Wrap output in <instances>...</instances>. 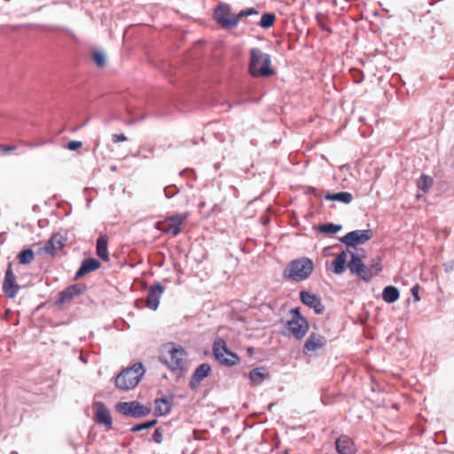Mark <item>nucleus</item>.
I'll list each match as a JSON object with an SVG mask.
<instances>
[{
    "label": "nucleus",
    "instance_id": "f257e3e1",
    "mask_svg": "<svg viewBox=\"0 0 454 454\" xmlns=\"http://www.w3.org/2000/svg\"><path fill=\"white\" fill-rule=\"evenodd\" d=\"M248 71L253 77H270L274 74L271 68V58L268 53L259 48H252L249 51Z\"/></svg>",
    "mask_w": 454,
    "mask_h": 454
},
{
    "label": "nucleus",
    "instance_id": "f03ea898",
    "mask_svg": "<svg viewBox=\"0 0 454 454\" xmlns=\"http://www.w3.org/2000/svg\"><path fill=\"white\" fill-rule=\"evenodd\" d=\"M145 373L142 363H136L131 367L122 370L114 379L115 387L122 391L135 388Z\"/></svg>",
    "mask_w": 454,
    "mask_h": 454
},
{
    "label": "nucleus",
    "instance_id": "7ed1b4c3",
    "mask_svg": "<svg viewBox=\"0 0 454 454\" xmlns=\"http://www.w3.org/2000/svg\"><path fill=\"white\" fill-rule=\"evenodd\" d=\"M314 269L313 262L308 257H301L293 260L284 270V276L294 281H303L312 273Z\"/></svg>",
    "mask_w": 454,
    "mask_h": 454
},
{
    "label": "nucleus",
    "instance_id": "20e7f679",
    "mask_svg": "<svg viewBox=\"0 0 454 454\" xmlns=\"http://www.w3.org/2000/svg\"><path fill=\"white\" fill-rule=\"evenodd\" d=\"M213 353L215 359L223 365L231 367L239 363V356L231 351L222 338H216L213 344Z\"/></svg>",
    "mask_w": 454,
    "mask_h": 454
},
{
    "label": "nucleus",
    "instance_id": "39448f33",
    "mask_svg": "<svg viewBox=\"0 0 454 454\" xmlns=\"http://www.w3.org/2000/svg\"><path fill=\"white\" fill-rule=\"evenodd\" d=\"M185 356L186 352L183 348H171L167 355L160 357V361L172 372H183L185 369L184 361Z\"/></svg>",
    "mask_w": 454,
    "mask_h": 454
},
{
    "label": "nucleus",
    "instance_id": "423d86ee",
    "mask_svg": "<svg viewBox=\"0 0 454 454\" xmlns=\"http://www.w3.org/2000/svg\"><path fill=\"white\" fill-rule=\"evenodd\" d=\"M348 253L351 254V257L347 263V267L350 273L356 276L359 279L369 283L372 278L370 270H368V266L363 262L365 255L354 254L352 251H348Z\"/></svg>",
    "mask_w": 454,
    "mask_h": 454
},
{
    "label": "nucleus",
    "instance_id": "0eeeda50",
    "mask_svg": "<svg viewBox=\"0 0 454 454\" xmlns=\"http://www.w3.org/2000/svg\"><path fill=\"white\" fill-rule=\"evenodd\" d=\"M292 318L287 321L286 330L297 340L302 339L309 331V323L299 312L298 309L291 310Z\"/></svg>",
    "mask_w": 454,
    "mask_h": 454
},
{
    "label": "nucleus",
    "instance_id": "6e6552de",
    "mask_svg": "<svg viewBox=\"0 0 454 454\" xmlns=\"http://www.w3.org/2000/svg\"><path fill=\"white\" fill-rule=\"evenodd\" d=\"M115 410L127 417L144 418L151 412V409L137 401L119 402L115 404Z\"/></svg>",
    "mask_w": 454,
    "mask_h": 454
},
{
    "label": "nucleus",
    "instance_id": "1a4fd4ad",
    "mask_svg": "<svg viewBox=\"0 0 454 454\" xmlns=\"http://www.w3.org/2000/svg\"><path fill=\"white\" fill-rule=\"evenodd\" d=\"M214 18L223 28H234L239 25V17H235L231 6L227 4L220 3L216 6Z\"/></svg>",
    "mask_w": 454,
    "mask_h": 454
},
{
    "label": "nucleus",
    "instance_id": "9d476101",
    "mask_svg": "<svg viewBox=\"0 0 454 454\" xmlns=\"http://www.w3.org/2000/svg\"><path fill=\"white\" fill-rule=\"evenodd\" d=\"M372 237V230H356L348 232L346 235L340 239V241L348 247V252L350 251L349 247H355L356 245H363Z\"/></svg>",
    "mask_w": 454,
    "mask_h": 454
},
{
    "label": "nucleus",
    "instance_id": "9b49d317",
    "mask_svg": "<svg viewBox=\"0 0 454 454\" xmlns=\"http://www.w3.org/2000/svg\"><path fill=\"white\" fill-rule=\"evenodd\" d=\"M87 287L84 284H74L59 294V298L56 301V304L61 306L63 304L70 302L74 297L83 294Z\"/></svg>",
    "mask_w": 454,
    "mask_h": 454
},
{
    "label": "nucleus",
    "instance_id": "f8f14e48",
    "mask_svg": "<svg viewBox=\"0 0 454 454\" xmlns=\"http://www.w3.org/2000/svg\"><path fill=\"white\" fill-rule=\"evenodd\" d=\"M20 290V286L16 282V276L12 269V265L9 264L4 278L3 291L4 294L9 298L16 296Z\"/></svg>",
    "mask_w": 454,
    "mask_h": 454
},
{
    "label": "nucleus",
    "instance_id": "ddd939ff",
    "mask_svg": "<svg viewBox=\"0 0 454 454\" xmlns=\"http://www.w3.org/2000/svg\"><path fill=\"white\" fill-rule=\"evenodd\" d=\"M189 217L188 212L178 213L167 217L166 221L169 222L167 228L162 229V232L170 233L173 236H177L181 232V225Z\"/></svg>",
    "mask_w": 454,
    "mask_h": 454
},
{
    "label": "nucleus",
    "instance_id": "4468645a",
    "mask_svg": "<svg viewBox=\"0 0 454 454\" xmlns=\"http://www.w3.org/2000/svg\"><path fill=\"white\" fill-rule=\"evenodd\" d=\"M300 299L304 305L313 309L316 314L321 315L324 313L325 306L322 304L320 298L316 294L303 290L300 292Z\"/></svg>",
    "mask_w": 454,
    "mask_h": 454
},
{
    "label": "nucleus",
    "instance_id": "2eb2a0df",
    "mask_svg": "<svg viewBox=\"0 0 454 454\" xmlns=\"http://www.w3.org/2000/svg\"><path fill=\"white\" fill-rule=\"evenodd\" d=\"M163 291V286L160 282H155L150 286L146 297V306L150 309L156 310L158 309Z\"/></svg>",
    "mask_w": 454,
    "mask_h": 454
},
{
    "label": "nucleus",
    "instance_id": "dca6fc26",
    "mask_svg": "<svg viewBox=\"0 0 454 454\" xmlns=\"http://www.w3.org/2000/svg\"><path fill=\"white\" fill-rule=\"evenodd\" d=\"M211 373V366L207 364L203 363L200 364L193 372L190 382L189 387L191 389L195 390L200 385V382L209 376Z\"/></svg>",
    "mask_w": 454,
    "mask_h": 454
},
{
    "label": "nucleus",
    "instance_id": "f3484780",
    "mask_svg": "<svg viewBox=\"0 0 454 454\" xmlns=\"http://www.w3.org/2000/svg\"><path fill=\"white\" fill-rule=\"evenodd\" d=\"M67 242V238L60 233H54L45 244L43 250L46 254L53 255L61 250Z\"/></svg>",
    "mask_w": 454,
    "mask_h": 454
},
{
    "label": "nucleus",
    "instance_id": "a211bd4d",
    "mask_svg": "<svg viewBox=\"0 0 454 454\" xmlns=\"http://www.w3.org/2000/svg\"><path fill=\"white\" fill-rule=\"evenodd\" d=\"M326 343V340L325 337L317 334V333H310L309 338L304 343L303 346V353L307 354L309 352L316 351L321 348H323Z\"/></svg>",
    "mask_w": 454,
    "mask_h": 454
},
{
    "label": "nucleus",
    "instance_id": "6ab92c4d",
    "mask_svg": "<svg viewBox=\"0 0 454 454\" xmlns=\"http://www.w3.org/2000/svg\"><path fill=\"white\" fill-rule=\"evenodd\" d=\"M100 266V262L96 258H86L82 260L79 270L75 272L74 278L78 279L85 274L95 271L99 269Z\"/></svg>",
    "mask_w": 454,
    "mask_h": 454
},
{
    "label": "nucleus",
    "instance_id": "aec40b11",
    "mask_svg": "<svg viewBox=\"0 0 454 454\" xmlns=\"http://www.w3.org/2000/svg\"><path fill=\"white\" fill-rule=\"evenodd\" d=\"M336 450L339 454H355L356 446L347 435H340L335 442Z\"/></svg>",
    "mask_w": 454,
    "mask_h": 454
},
{
    "label": "nucleus",
    "instance_id": "412c9836",
    "mask_svg": "<svg viewBox=\"0 0 454 454\" xmlns=\"http://www.w3.org/2000/svg\"><path fill=\"white\" fill-rule=\"evenodd\" d=\"M96 417L98 423L104 424L106 427L112 426V418L110 412L104 403L96 402L94 403Z\"/></svg>",
    "mask_w": 454,
    "mask_h": 454
},
{
    "label": "nucleus",
    "instance_id": "4be33fe9",
    "mask_svg": "<svg viewBox=\"0 0 454 454\" xmlns=\"http://www.w3.org/2000/svg\"><path fill=\"white\" fill-rule=\"evenodd\" d=\"M171 400L166 396L155 400L154 414L156 416H165L171 411Z\"/></svg>",
    "mask_w": 454,
    "mask_h": 454
},
{
    "label": "nucleus",
    "instance_id": "5701e85b",
    "mask_svg": "<svg viewBox=\"0 0 454 454\" xmlns=\"http://www.w3.org/2000/svg\"><path fill=\"white\" fill-rule=\"evenodd\" d=\"M107 246H108L107 236H106V235L99 236V238L97 239V247H96L97 254L101 260H103L105 262L109 261V254H108V250H107Z\"/></svg>",
    "mask_w": 454,
    "mask_h": 454
},
{
    "label": "nucleus",
    "instance_id": "b1692460",
    "mask_svg": "<svg viewBox=\"0 0 454 454\" xmlns=\"http://www.w3.org/2000/svg\"><path fill=\"white\" fill-rule=\"evenodd\" d=\"M346 262H347V252L341 251L333 262V271L337 275L342 274L346 269Z\"/></svg>",
    "mask_w": 454,
    "mask_h": 454
},
{
    "label": "nucleus",
    "instance_id": "393cba45",
    "mask_svg": "<svg viewBox=\"0 0 454 454\" xmlns=\"http://www.w3.org/2000/svg\"><path fill=\"white\" fill-rule=\"evenodd\" d=\"M399 297V290L394 286H387L382 291V299L387 303H393L396 301Z\"/></svg>",
    "mask_w": 454,
    "mask_h": 454
},
{
    "label": "nucleus",
    "instance_id": "a878e982",
    "mask_svg": "<svg viewBox=\"0 0 454 454\" xmlns=\"http://www.w3.org/2000/svg\"><path fill=\"white\" fill-rule=\"evenodd\" d=\"M326 200H336L344 204H348L352 201L353 196L348 192H340L336 193H327L325 196Z\"/></svg>",
    "mask_w": 454,
    "mask_h": 454
},
{
    "label": "nucleus",
    "instance_id": "bb28decb",
    "mask_svg": "<svg viewBox=\"0 0 454 454\" xmlns=\"http://www.w3.org/2000/svg\"><path fill=\"white\" fill-rule=\"evenodd\" d=\"M367 266L370 274H372V278H373L382 270L381 258L380 256L372 258Z\"/></svg>",
    "mask_w": 454,
    "mask_h": 454
},
{
    "label": "nucleus",
    "instance_id": "cd10ccee",
    "mask_svg": "<svg viewBox=\"0 0 454 454\" xmlns=\"http://www.w3.org/2000/svg\"><path fill=\"white\" fill-rule=\"evenodd\" d=\"M342 228L340 224H335L333 223H326L318 225L317 230L322 233L334 234L340 231Z\"/></svg>",
    "mask_w": 454,
    "mask_h": 454
},
{
    "label": "nucleus",
    "instance_id": "c85d7f7f",
    "mask_svg": "<svg viewBox=\"0 0 454 454\" xmlns=\"http://www.w3.org/2000/svg\"><path fill=\"white\" fill-rule=\"evenodd\" d=\"M34 258L35 253L31 248L22 250L18 255L19 262L20 264H29L33 262Z\"/></svg>",
    "mask_w": 454,
    "mask_h": 454
},
{
    "label": "nucleus",
    "instance_id": "c756f323",
    "mask_svg": "<svg viewBox=\"0 0 454 454\" xmlns=\"http://www.w3.org/2000/svg\"><path fill=\"white\" fill-rule=\"evenodd\" d=\"M276 16L274 13L266 12L262 14L259 25L263 28H270L274 25Z\"/></svg>",
    "mask_w": 454,
    "mask_h": 454
},
{
    "label": "nucleus",
    "instance_id": "7c9ffc66",
    "mask_svg": "<svg viewBox=\"0 0 454 454\" xmlns=\"http://www.w3.org/2000/svg\"><path fill=\"white\" fill-rule=\"evenodd\" d=\"M249 378L256 385L262 383L264 380L263 368L253 369L249 373Z\"/></svg>",
    "mask_w": 454,
    "mask_h": 454
},
{
    "label": "nucleus",
    "instance_id": "2f4dec72",
    "mask_svg": "<svg viewBox=\"0 0 454 454\" xmlns=\"http://www.w3.org/2000/svg\"><path fill=\"white\" fill-rule=\"evenodd\" d=\"M433 184V179L426 175H422L418 181V188L427 192Z\"/></svg>",
    "mask_w": 454,
    "mask_h": 454
},
{
    "label": "nucleus",
    "instance_id": "473e14b6",
    "mask_svg": "<svg viewBox=\"0 0 454 454\" xmlns=\"http://www.w3.org/2000/svg\"><path fill=\"white\" fill-rule=\"evenodd\" d=\"M157 419H152L149 421H145L144 423L137 424L131 427L130 431L135 433L144 429H148L154 427L157 424Z\"/></svg>",
    "mask_w": 454,
    "mask_h": 454
},
{
    "label": "nucleus",
    "instance_id": "72a5a7b5",
    "mask_svg": "<svg viewBox=\"0 0 454 454\" xmlns=\"http://www.w3.org/2000/svg\"><path fill=\"white\" fill-rule=\"evenodd\" d=\"M92 58L98 67H103L106 66V56L103 52H101L99 51H95L92 53Z\"/></svg>",
    "mask_w": 454,
    "mask_h": 454
},
{
    "label": "nucleus",
    "instance_id": "f704fd0d",
    "mask_svg": "<svg viewBox=\"0 0 454 454\" xmlns=\"http://www.w3.org/2000/svg\"><path fill=\"white\" fill-rule=\"evenodd\" d=\"M256 14H258V11L255 10L254 8L251 7V8H247L245 10H241L238 13V15H235V17H239V20L241 18L248 17L251 15H256Z\"/></svg>",
    "mask_w": 454,
    "mask_h": 454
},
{
    "label": "nucleus",
    "instance_id": "c9c22d12",
    "mask_svg": "<svg viewBox=\"0 0 454 454\" xmlns=\"http://www.w3.org/2000/svg\"><path fill=\"white\" fill-rule=\"evenodd\" d=\"M153 440L156 443H161L162 442V429L158 427L154 430L153 434Z\"/></svg>",
    "mask_w": 454,
    "mask_h": 454
},
{
    "label": "nucleus",
    "instance_id": "e433bc0d",
    "mask_svg": "<svg viewBox=\"0 0 454 454\" xmlns=\"http://www.w3.org/2000/svg\"><path fill=\"white\" fill-rule=\"evenodd\" d=\"M442 268L445 273H451L454 271V260H450L442 263Z\"/></svg>",
    "mask_w": 454,
    "mask_h": 454
},
{
    "label": "nucleus",
    "instance_id": "4c0bfd02",
    "mask_svg": "<svg viewBox=\"0 0 454 454\" xmlns=\"http://www.w3.org/2000/svg\"><path fill=\"white\" fill-rule=\"evenodd\" d=\"M82 142L81 141H76V140H73V141H70L67 145V148L70 151H74L78 148H80L82 146Z\"/></svg>",
    "mask_w": 454,
    "mask_h": 454
},
{
    "label": "nucleus",
    "instance_id": "58836bf2",
    "mask_svg": "<svg viewBox=\"0 0 454 454\" xmlns=\"http://www.w3.org/2000/svg\"><path fill=\"white\" fill-rule=\"evenodd\" d=\"M419 286L416 285L411 288V294L415 301H419L420 300L419 297Z\"/></svg>",
    "mask_w": 454,
    "mask_h": 454
},
{
    "label": "nucleus",
    "instance_id": "ea45409f",
    "mask_svg": "<svg viewBox=\"0 0 454 454\" xmlns=\"http://www.w3.org/2000/svg\"><path fill=\"white\" fill-rule=\"evenodd\" d=\"M112 140L114 143L124 142L127 140V137L124 134H114Z\"/></svg>",
    "mask_w": 454,
    "mask_h": 454
},
{
    "label": "nucleus",
    "instance_id": "a19ab883",
    "mask_svg": "<svg viewBox=\"0 0 454 454\" xmlns=\"http://www.w3.org/2000/svg\"><path fill=\"white\" fill-rule=\"evenodd\" d=\"M169 189H170V186L164 188V194H165L166 198H168V199L174 197L176 194H177L179 192V189H176V187H175L176 191H174V192H169Z\"/></svg>",
    "mask_w": 454,
    "mask_h": 454
},
{
    "label": "nucleus",
    "instance_id": "79ce46f5",
    "mask_svg": "<svg viewBox=\"0 0 454 454\" xmlns=\"http://www.w3.org/2000/svg\"><path fill=\"white\" fill-rule=\"evenodd\" d=\"M17 146L14 145H1L0 150L3 153H9L16 150Z\"/></svg>",
    "mask_w": 454,
    "mask_h": 454
},
{
    "label": "nucleus",
    "instance_id": "37998d69",
    "mask_svg": "<svg viewBox=\"0 0 454 454\" xmlns=\"http://www.w3.org/2000/svg\"><path fill=\"white\" fill-rule=\"evenodd\" d=\"M163 223H164V222H162V221H157V222L155 223V224H154V228H155V229H157V230H159V231H162V229L167 228V226H165V227H164V226H162V225H163Z\"/></svg>",
    "mask_w": 454,
    "mask_h": 454
},
{
    "label": "nucleus",
    "instance_id": "c03bdc74",
    "mask_svg": "<svg viewBox=\"0 0 454 454\" xmlns=\"http://www.w3.org/2000/svg\"><path fill=\"white\" fill-rule=\"evenodd\" d=\"M356 72L358 74V75H357V77L356 76L355 77V82L356 83H359L364 80V74L359 71H356Z\"/></svg>",
    "mask_w": 454,
    "mask_h": 454
},
{
    "label": "nucleus",
    "instance_id": "a18cd8bd",
    "mask_svg": "<svg viewBox=\"0 0 454 454\" xmlns=\"http://www.w3.org/2000/svg\"><path fill=\"white\" fill-rule=\"evenodd\" d=\"M45 142H41V143L36 144V143H33V142H27V143H26V145L29 146V147H35V146H37V145H42Z\"/></svg>",
    "mask_w": 454,
    "mask_h": 454
},
{
    "label": "nucleus",
    "instance_id": "49530a36",
    "mask_svg": "<svg viewBox=\"0 0 454 454\" xmlns=\"http://www.w3.org/2000/svg\"><path fill=\"white\" fill-rule=\"evenodd\" d=\"M186 173H189V174H190V175H192V176H193V175H194L193 170H192V169H188V168H187V169H184V170H183V171H181V172H180V175H181V176H183V175H184V174H186Z\"/></svg>",
    "mask_w": 454,
    "mask_h": 454
},
{
    "label": "nucleus",
    "instance_id": "de8ad7c7",
    "mask_svg": "<svg viewBox=\"0 0 454 454\" xmlns=\"http://www.w3.org/2000/svg\"><path fill=\"white\" fill-rule=\"evenodd\" d=\"M247 351L248 354L252 355L254 353V348L252 347H248L247 348Z\"/></svg>",
    "mask_w": 454,
    "mask_h": 454
},
{
    "label": "nucleus",
    "instance_id": "09e8293b",
    "mask_svg": "<svg viewBox=\"0 0 454 454\" xmlns=\"http://www.w3.org/2000/svg\"><path fill=\"white\" fill-rule=\"evenodd\" d=\"M12 27H13V29H17L19 27L18 26H13Z\"/></svg>",
    "mask_w": 454,
    "mask_h": 454
},
{
    "label": "nucleus",
    "instance_id": "8fccbe9b",
    "mask_svg": "<svg viewBox=\"0 0 454 454\" xmlns=\"http://www.w3.org/2000/svg\"><path fill=\"white\" fill-rule=\"evenodd\" d=\"M285 454H288V453H285Z\"/></svg>",
    "mask_w": 454,
    "mask_h": 454
}]
</instances>
